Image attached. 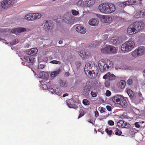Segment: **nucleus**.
I'll list each match as a JSON object with an SVG mask.
<instances>
[{"mask_svg":"<svg viewBox=\"0 0 145 145\" xmlns=\"http://www.w3.org/2000/svg\"><path fill=\"white\" fill-rule=\"evenodd\" d=\"M47 88L49 89L53 90L54 93L57 95H58L59 96L61 95L62 92L61 91L60 89L58 88H56V89L54 88V87L53 86H49L48 84H47Z\"/></svg>","mask_w":145,"mask_h":145,"instance_id":"obj_16","label":"nucleus"},{"mask_svg":"<svg viewBox=\"0 0 145 145\" xmlns=\"http://www.w3.org/2000/svg\"><path fill=\"white\" fill-rule=\"evenodd\" d=\"M95 116L97 117L99 116V113L97 111H96L95 112Z\"/></svg>","mask_w":145,"mask_h":145,"instance_id":"obj_55","label":"nucleus"},{"mask_svg":"<svg viewBox=\"0 0 145 145\" xmlns=\"http://www.w3.org/2000/svg\"><path fill=\"white\" fill-rule=\"evenodd\" d=\"M83 103L85 105H89V102L86 99H84L83 101Z\"/></svg>","mask_w":145,"mask_h":145,"instance_id":"obj_37","label":"nucleus"},{"mask_svg":"<svg viewBox=\"0 0 145 145\" xmlns=\"http://www.w3.org/2000/svg\"><path fill=\"white\" fill-rule=\"evenodd\" d=\"M111 92L110 91L107 90L106 91L105 95L107 97H109L111 95Z\"/></svg>","mask_w":145,"mask_h":145,"instance_id":"obj_43","label":"nucleus"},{"mask_svg":"<svg viewBox=\"0 0 145 145\" xmlns=\"http://www.w3.org/2000/svg\"><path fill=\"white\" fill-rule=\"evenodd\" d=\"M43 28L46 30H50L52 29V24L50 20H45L44 21L42 24Z\"/></svg>","mask_w":145,"mask_h":145,"instance_id":"obj_13","label":"nucleus"},{"mask_svg":"<svg viewBox=\"0 0 145 145\" xmlns=\"http://www.w3.org/2000/svg\"><path fill=\"white\" fill-rule=\"evenodd\" d=\"M98 65L100 71L104 72L107 69L113 67V62L109 60H107L105 63L104 60L102 59L99 61Z\"/></svg>","mask_w":145,"mask_h":145,"instance_id":"obj_2","label":"nucleus"},{"mask_svg":"<svg viewBox=\"0 0 145 145\" xmlns=\"http://www.w3.org/2000/svg\"><path fill=\"white\" fill-rule=\"evenodd\" d=\"M138 95L139 96H141L142 95V94L140 93H138Z\"/></svg>","mask_w":145,"mask_h":145,"instance_id":"obj_62","label":"nucleus"},{"mask_svg":"<svg viewBox=\"0 0 145 145\" xmlns=\"http://www.w3.org/2000/svg\"><path fill=\"white\" fill-rule=\"evenodd\" d=\"M138 32L135 26L133 23L131 24L127 30V34L129 35H132Z\"/></svg>","mask_w":145,"mask_h":145,"instance_id":"obj_10","label":"nucleus"},{"mask_svg":"<svg viewBox=\"0 0 145 145\" xmlns=\"http://www.w3.org/2000/svg\"><path fill=\"white\" fill-rule=\"evenodd\" d=\"M136 3V1L134 0H128L127 1H125V4H126L127 6H129L130 5H133L135 4Z\"/></svg>","mask_w":145,"mask_h":145,"instance_id":"obj_27","label":"nucleus"},{"mask_svg":"<svg viewBox=\"0 0 145 145\" xmlns=\"http://www.w3.org/2000/svg\"><path fill=\"white\" fill-rule=\"evenodd\" d=\"M134 46V42L131 40H129L122 44L121 49L124 53L128 52L131 51Z\"/></svg>","mask_w":145,"mask_h":145,"instance_id":"obj_3","label":"nucleus"},{"mask_svg":"<svg viewBox=\"0 0 145 145\" xmlns=\"http://www.w3.org/2000/svg\"><path fill=\"white\" fill-rule=\"evenodd\" d=\"M22 60L28 63H32L34 61V58L28 56H25Z\"/></svg>","mask_w":145,"mask_h":145,"instance_id":"obj_19","label":"nucleus"},{"mask_svg":"<svg viewBox=\"0 0 145 145\" xmlns=\"http://www.w3.org/2000/svg\"><path fill=\"white\" fill-rule=\"evenodd\" d=\"M81 65V63L79 61H77L76 63V65L77 67V69H78L80 67Z\"/></svg>","mask_w":145,"mask_h":145,"instance_id":"obj_42","label":"nucleus"},{"mask_svg":"<svg viewBox=\"0 0 145 145\" xmlns=\"http://www.w3.org/2000/svg\"><path fill=\"white\" fill-rule=\"evenodd\" d=\"M88 23L91 26H96L99 24V21L98 19L93 18L90 20Z\"/></svg>","mask_w":145,"mask_h":145,"instance_id":"obj_17","label":"nucleus"},{"mask_svg":"<svg viewBox=\"0 0 145 145\" xmlns=\"http://www.w3.org/2000/svg\"><path fill=\"white\" fill-rule=\"evenodd\" d=\"M108 124L110 125H113L114 124V121L112 120H109L108 121Z\"/></svg>","mask_w":145,"mask_h":145,"instance_id":"obj_45","label":"nucleus"},{"mask_svg":"<svg viewBox=\"0 0 145 145\" xmlns=\"http://www.w3.org/2000/svg\"><path fill=\"white\" fill-rule=\"evenodd\" d=\"M64 75L66 76H68L69 75V72H67Z\"/></svg>","mask_w":145,"mask_h":145,"instance_id":"obj_57","label":"nucleus"},{"mask_svg":"<svg viewBox=\"0 0 145 145\" xmlns=\"http://www.w3.org/2000/svg\"><path fill=\"white\" fill-rule=\"evenodd\" d=\"M72 12L73 15L74 16H76L79 14L78 11L75 10H72Z\"/></svg>","mask_w":145,"mask_h":145,"instance_id":"obj_40","label":"nucleus"},{"mask_svg":"<svg viewBox=\"0 0 145 145\" xmlns=\"http://www.w3.org/2000/svg\"><path fill=\"white\" fill-rule=\"evenodd\" d=\"M61 70L59 69L58 70L51 72L50 76L52 78H54L56 76L61 72Z\"/></svg>","mask_w":145,"mask_h":145,"instance_id":"obj_24","label":"nucleus"},{"mask_svg":"<svg viewBox=\"0 0 145 145\" xmlns=\"http://www.w3.org/2000/svg\"><path fill=\"white\" fill-rule=\"evenodd\" d=\"M144 52L143 47H138L132 52V55L133 56L136 57L142 55Z\"/></svg>","mask_w":145,"mask_h":145,"instance_id":"obj_8","label":"nucleus"},{"mask_svg":"<svg viewBox=\"0 0 145 145\" xmlns=\"http://www.w3.org/2000/svg\"><path fill=\"white\" fill-rule=\"evenodd\" d=\"M86 2L87 5L86 6L90 7L93 6L95 2V0H86Z\"/></svg>","mask_w":145,"mask_h":145,"instance_id":"obj_25","label":"nucleus"},{"mask_svg":"<svg viewBox=\"0 0 145 145\" xmlns=\"http://www.w3.org/2000/svg\"><path fill=\"white\" fill-rule=\"evenodd\" d=\"M133 24L138 32L143 29L144 26V23L141 21H137Z\"/></svg>","mask_w":145,"mask_h":145,"instance_id":"obj_11","label":"nucleus"},{"mask_svg":"<svg viewBox=\"0 0 145 145\" xmlns=\"http://www.w3.org/2000/svg\"><path fill=\"white\" fill-rule=\"evenodd\" d=\"M0 41H2L4 43H5L6 44H8V43L6 40L3 39L1 38H0Z\"/></svg>","mask_w":145,"mask_h":145,"instance_id":"obj_48","label":"nucleus"},{"mask_svg":"<svg viewBox=\"0 0 145 145\" xmlns=\"http://www.w3.org/2000/svg\"><path fill=\"white\" fill-rule=\"evenodd\" d=\"M77 5L79 6L82 7L84 6H86L87 4H86V0H80L78 1L77 2Z\"/></svg>","mask_w":145,"mask_h":145,"instance_id":"obj_26","label":"nucleus"},{"mask_svg":"<svg viewBox=\"0 0 145 145\" xmlns=\"http://www.w3.org/2000/svg\"><path fill=\"white\" fill-rule=\"evenodd\" d=\"M105 86L107 88H108L110 86V83L109 81H107L105 82Z\"/></svg>","mask_w":145,"mask_h":145,"instance_id":"obj_44","label":"nucleus"},{"mask_svg":"<svg viewBox=\"0 0 145 145\" xmlns=\"http://www.w3.org/2000/svg\"><path fill=\"white\" fill-rule=\"evenodd\" d=\"M141 123H144V121H142V122H141Z\"/></svg>","mask_w":145,"mask_h":145,"instance_id":"obj_64","label":"nucleus"},{"mask_svg":"<svg viewBox=\"0 0 145 145\" xmlns=\"http://www.w3.org/2000/svg\"><path fill=\"white\" fill-rule=\"evenodd\" d=\"M118 126L122 128H129L131 125L128 123L123 120H119L117 123Z\"/></svg>","mask_w":145,"mask_h":145,"instance_id":"obj_14","label":"nucleus"},{"mask_svg":"<svg viewBox=\"0 0 145 145\" xmlns=\"http://www.w3.org/2000/svg\"><path fill=\"white\" fill-rule=\"evenodd\" d=\"M118 5L120 7L122 8H124L125 6H127L126 4H125V2H119L118 3Z\"/></svg>","mask_w":145,"mask_h":145,"instance_id":"obj_31","label":"nucleus"},{"mask_svg":"<svg viewBox=\"0 0 145 145\" xmlns=\"http://www.w3.org/2000/svg\"><path fill=\"white\" fill-rule=\"evenodd\" d=\"M127 93L130 98H132L133 97L134 94L133 92L130 89H128L127 91Z\"/></svg>","mask_w":145,"mask_h":145,"instance_id":"obj_30","label":"nucleus"},{"mask_svg":"<svg viewBox=\"0 0 145 145\" xmlns=\"http://www.w3.org/2000/svg\"><path fill=\"white\" fill-rule=\"evenodd\" d=\"M41 15L39 13L29 14L25 15V19L28 21H33L39 19Z\"/></svg>","mask_w":145,"mask_h":145,"instance_id":"obj_7","label":"nucleus"},{"mask_svg":"<svg viewBox=\"0 0 145 145\" xmlns=\"http://www.w3.org/2000/svg\"><path fill=\"white\" fill-rule=\"evenodd\" d=\"M109 39L110 43L115 45L119 44L120 42L119 37L117 36L110 37Z\"/></svg>","mask_w":145,"mask_h":145,"instance_id":"obj_15","label":"nucleus"},{"mask_svg":"<svg viewBox=\"0 0 145 145\" xmlns=\"http://www.w3.org/2000/svg\"><path fill=\"white\" fill-rule=\"evenodd\" d=\"M142 16L144 17H145V10L142 11Z\"/></svg>","mask_w":145,"mask_h":145,"instance_id":"obj_56","label":"nucleus"},{"mask_svg":"<svg viewBox=\"0 0 145 145\" xmlns=\"http://www.w3.org/2000/svg\"><path fill=\"white\" fill-rule=\"evenodd\" d=\"M116 76L113 74H111L109 76L108 80L109 81L114 80L115 79Z\"/></svg>","mask_w":145,"mask_h":145,"instance_id":"obj_32","label":"nucleus"},{"mask_svg":"<svg viewBox=\"0 0 145 145\" xmlns=\"http://www.w3.org/2000/svg\"><path fill=\"white\" fill-rule=\"evenodd\" d=\"M26 30V29L24 28L18 27L17 28L12 29L11 31L12 33L17 34L19 33L24 32Z\"/></svg>","mask_w":145,"mask_h":145,"instance_id":"obj_20","label":"nucleus"},{"mask_svg":"<svg viewBox=\"0 0 145 145\" xmlns=\"http://www.w3.org/2000/svg\"><path fill=\"white\" fill-rule=\"evenodd\" d=\"M91 63L90 61L86 63L84 68V72L87 76L94 77L95 76V74L92 69Z\"/></svg>","mask_w":145,"mask_h":145,"instance_id":"obj_4","label":"nucleus"},{"mask_svg":"<svg viewBox=\"0 0 145 145\" xmlns=\"http://www.w3.org/2000/svg\"><path fill=\"white\" fill-rule=\"evenodd\" d=\"M44 67V65L42 64H40L38 66V68L39 69H42Z\"/></svg>","mask_w":145,"mask_h":145,"instance_id":"obj_46","label":"nucleus"},{"mask_svg":"<svg viewBox=\"0 0 145 145\" xmlns=\"http://www.w3.org/2000/svg\"><path fill=\"white\" fill-rule=\"evenodd\" d=\"M68 93H66L64 94V97H65V96H68Z\"/></svg>","mask_w":145,"mask_h":145,"instance_id":"obj_59","label":"nucleus"},{"mask_svg":"<svg viewBox=\"0 0 145 145\" xmlns=\"http://www.w3.org/2000/svg\"><path fill=\"white\" fill-rule=\"evenodd\" d=\"M50 63H51L52 64H60L61 63V62L59 61H56V60H53L52 61H51Z\"/></svg>","mask_w":145,"mask_h":145,"instance_id":"obj_36","label":"nucleus"},{"mask_svg":"<svg viewBox=\"0 0 145 145\" xmlns=\"http://www.w3.org/2000/svg\"><path fill=\"white\" fill-rule=\"evenodd\" d=\"M101 42V40H96L93 42V46H97L100 45Z\"/></svg>","mask_w":145,"mask_h":145,"instance_id":"obj_29","label":"nucleus"},{"mask_svg":"<svg viewBox=\"0 0 145 145\" xmlns=\"http://www.w3.org/2000/svg\"><path fill=\"white\" fill-rule=\"evenodd\" d=\"M64 21H65V22H66L67 23V24H69L70 23V21H69V20H68L67 21V22L66 21V20H64Z\"/></svg>","mask_w":145,"mask_h":145,"instance_id":"obj_58","label":"nucleus"},{"mask_svg":"<svg viewBox=\"0 0 145 145\" xmlns=\"http://www.w3.org/2000/svg\"><path fill=\"white\" fill-rule=\"evenodd\" d=\"M18 42V39H16L14 40L12 42V45L15 44L16 43H17Z\"/></svg>","mask_w":145,"mask_h":145,"instance_id":"obj_52","label":"nucleus"},{"mask_svg":"<svg viewBox=\"0 0 145 145\" xmlns=\"http://www.w3.org/2000/svg\"><path fill=\"white\" fill-rule=\"evenodd\" d=\"M76 30L78 32L82 34H85L86 31V29L80 25L77 26L76 28Z\"/></svg>","mask_w":145,"mask_h":145,"instance_id":"obj_22","label":"nucleus"},{"mask_svg":"<svg viewBox=\"0 0 145 145\" xmlns=\"http://www.w3.org/2000/svg\"><path fill=\"white\" fill-rule=\"evenodd\" d=\"M13 0H3L1 2V6L3 8L7 9L10 6H11L14 3Z\"/></svg>","mask_w":145,"mask_h":145,"instance_id":"obj_9","label":"nucleus"},{"mask_svg":"<svg viewBox=\"0 0 145 145\" xmlns=\"http://www.w3.org/2000/svg\"><path fill=\"white\" fill-rule=\"evenodd\" d=\"M107 110L109 111H110L111 110V106H106Z\"/></svg>","mask_w":145,"mask_h":145,"instance_id":"obj_53","label":"nucleus"},{"mask_svg":"<svg viewBox=\"0 0 145 145\" xmlns=\"http://www.w3.org/2000/svg\"><path fill=\"white\" fill-rule=\"evenodd\" d=\"M122 97L121 95H116L112 97V101L114 103L118 104Z\"/></svg>","mask_w":145,"mask_h":145,"instance_id":"obj_18","label":"nucleus"},{"mask_svg":"<svg viewBox=\"0 0 145 145\" xmlns=\"http://www.w3.org/2000/svg\"><path fill=\"white\" fill-rule=\"evenodd\" d=\"M42 73V74L43 75L44 74V75L46 74V73L44 72H41Z\"/></svg>","mask_w":145,"mask_h":145,"instance_id":"obj_60","label":"nucleus"},{"mask_svg":"<svg viewBox=\"0 0 145 145\" xmlns=\"http://www.w3.org/2000/svg\"><path fill=\"white\" fill-rule=\"evenodd\" d=\"M79 54L80 56L82 57L86 56L87 55L86 53L84 51H80Z\"/></svg>","mask_w":145,"mask_h":145,"instance_id":"obj_33","label":"nucleus"},{"mask_svg":"<svg viewBox=\"0 0 145 145\" xmlns=\"http://www.w3.org/2000/svg\"><path fill=\"white\" fill-rule=\"evenodd\" d=\"M38 52L37 49L36 48H31L26 51V53L29 55L33 56L37 54Z\"/></svg>","mask_w":145,"mask_h":145,"instance_id":"obj_21","label":"nucleus"},{"mask_svg":"<svg viewBox=\"0 0 145 145\" xmlns=\"http://www.w3.org/2000/svg\"><path fill=\"white\" fill-rule=\"evenodd\" d=\"M98 8L100 12L106 14H109L115 11L116 7L115 5L111 3H104L101 4Z\"/></svg>","mask_w":145,"mask_h":145,"instance_id":"obj_1","label":"nucleus"},{"mask_svg":"<svg viewBox=\"0 0 145 145\" xmlns=\"http://www.w3.org/2000/svg\"><path fill=\"white\" fill-rule=\"evenodd\" d=\"M91 94L93 97H96L97 96V94L93 91H91Z\"/></svg>","mask_w":145,"mask_h":145,"instance_id":"obj_47","label":"nucleus"},{"mask_svg":"<svg viewBox=\"0 0 145 145\" xmlns=\"http://www.w3.org/2000/svg\"><path fill=\"white\" fill-rule=\"evenodd\" d=\"M101 52L106 54L115 53L117 52L116 48L110 45H106V46L102 48L101 50Z\"/></svg>","mask_w":145,"mask_h":145,"instance_id":"obj_6","label":"nucleus"},{"mask_svg":"<svg viewBox=\"0 0 145 145\" xmlns=\"http://www.w3.org/2000/svg\"><path fill=\"white\" fill-rule=\"evenodd\" d=\"M84 115V113L83 112H81L79 114L78 118V119H79Z\"/></svg>","mask_w":145,"mask_h":145,"instance_id":"obj_49","label":"nucleus"},{"mask_svg":"<svg viewBox=\"0 0 145 145\" xmlns=\"http://www.w3.org/2000/svg\"><path fill=\"white\" fill-rule=\"evenodd\" d=\"M120 88L122 89L124 88L125 85V83L123 80L120 81L119 83Z\"/></svg>","mask_w":145,"mask_h":145,"instance_id":"obj_28","label":"nucleus"},{"mask_svg":"<svg viewBox=\"0 0 145 145\" xmlns=\"http://www.w3.org/2000/svg\"><path fill=\"white\" fill-rule=\"evenodd\" d=\"M108 37V35L107 34H105L101 36V41H104L107 39Z\"/></svg>","mask_w":145,"mask_h":145,"instance_id":"obj_34","label":"nucleus"},{"mask_svg":"<svg viewBox=\"0 0 145 145\" xmlns=\"http://www.w3.org/2000/svg\"><path fill=\"white\" fill-rule=\"evenodd\" d=\"M59 43L60 44H61L63 43V41H61L60 40L59 41Z\"/></svg>","mask_w":145,"mask_h":145,"instance_id":"obj_61","label":"nucleus"},{"mask_svg":"<svg viewBox=\"0 0 145 145\" xmlns=\"http://www.w3.org/2000/svg\"><path fill=\"white\" fill-rule=\"evenodd\" d=\"M105 108L103 107H101V108L100 109V112L101 113H103L105 111Z\"/></svg>","mask_w":145,"mask_h":145,"instance_id":"obj_54","label":"nucleus"},{"mask_svg":"<svg viewBox=\"0 0 145 145\" xmlns=\"http://www.w3.org/2000/svg\"><path fill=\"white\" fill-rule=\"evenodd\" d=\"M143 72L144 73H145V69L143 70Z\"/></svg>","mask_w":145,"mask_h":145,"instance_id":"obj_63","label":"nucleus"},{"mask_svg":"<svg viewBox=\"0 0 145 145\" xmlns=\"http://www.w3.org/2000/svg\"><path fill=\"white\" fill-rule=\"evenodd\" d=\"M115 133L116 135H120L122 133V132L118 128H116L115 131Z\"/></svg>","mask_w":145,"mask_h":145,"instance_id":"obj_35","label":"nucleus"},{"mask_svg":"<svg viewBox=\"0 0 145 145\" xmlns=\"http://www.w3.org/2000/svg\"><path fill=\"white\" fill-rule=\"evenodd\" d=\"M135 125V126L137 128H139L140 127V125L138 124V122H136Z\"/></svg>","mask_w":145,"mask_h":145,"instance_id":"obj_51","label":"nucleus"},{"mask_svg":"<svg viewBox=\"0 0 145 145\" xmlns=\"http://www.w3.org/2000/svg\"><path fill=\"white\" fill-rule=\"evenodd\" d=\"M99 18L101 19L102 22L107 23H110L112 20V18L109 16L101 15Z\"/></svg>","mask_w":145,"mask_h":145,"instance_id":"obj_12","label":"nucleus"},{"mask_svg":"<svg viewBox=\"0 0 145 145\" xmlns=\"http://www.w3.org/2000/svg\"><path fill=\"white\" fill-rule=\"evenodd\" d=\"M105 131L109 135H111L112 134V130L109 131L108 129H106Z\"/></svg>","mask_w":145,"mask_h":145,"instance_id":"obj_41","label":"nucleus"},{"mask_svg":"<svg viewBox=\"0 0 145 145\" xmlns=\"http://www.w3.org/2000/svg\"><path fill=\"white\" fill-rule=\"evenodd\" d=\"M67 105L70 108L77 109L78 106L80 105V102L78 100H75L74 99H71L67 101Z\"/></svg>","mask_w":145,"mask_h":145,"instance_id":"obj_5","label":"nucleus"},{"mask_svg":"<svg viewBox=\"0 0 145 145\" xmlns=\"http://www.w3.org/2000/svg\"><path fill=\"white\" fill-rule=\"evenodd\" d=\"M119 105L123 107H126L127 106V103L125 99L123 97L121 100Z\"/></svg>","mask_w":145,"mask_h":145,"instance_id":"obj_23","label":"nucleus"},{"mask_svg":"<svg viewBox=\"0 0 145 145\" xmlns=\"http://www.w3.org/2000/svg\"><path fill=\"white\" fill-rule=\"evenodd\" d=\"M110 74L111 73L110 72H108L103 76V78L104 79H106L108 78H109V76Z\"/></svg>","mask_w":145,"mask_h":145,"instance_id":"obj_39","label":"nucleus"},{"mask_svg":"<svg viewBox=\"0 0 145 145\" xmlns=\"http://www.w3.org/2000/svg\"><path fill=\"white\" fill-rule=\"evenodd\" d=\"M142 13V11L138 10L137 11V12L136 13V15L137 16H139L140 15V14H141Z\"/></svg>","mask_w":145,"mask_h":145,"instance_id":"obj_50","label":"nucleus"},{"mask_svg":"<svg viewBox=\"0 0 145 145\" xmlns=\"http://www.w3.org/2000/svg\"><path fill=\"white\" fill-rule=\"evenodd\" d=\"M130 77L127 81V83L129 85H131L133 83V80Z\"/></svg>","mask_w":145,"mask_h":145,"instance_id":"obj_38","label":"nucleus"}]
</instances>
